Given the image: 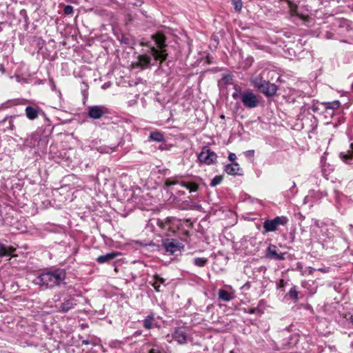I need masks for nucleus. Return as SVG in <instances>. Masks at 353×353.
I'll return each instance as SVG.
<instances>
[{"label": "nucleus", "mask_w": 353, "mask_h": 353, "mask_svg": "<svg viewBox=\"0 0 353 353\" xmlns=\"http://www.w3.org/2000/svg\"><path fill=\"white\" fill-rule=\"evenodd\" d=\"M351 321H352V322L353 323V319H352V317H351Z\"/></svg>", "instance_id": "a19ab883"}, {"label": "nucleus", "mask_w": 353, "mask_h": 353, "mask_svg": "<svg viewBox=\"0 0 353 353\" xmlns=\"http://www.w3.org/2000/svg\"><path fill=\"white\" fill-rule=\"evenodd\" d=\"M232 3L236 11H241L243 7L241 0H232Z\"/></svg>", "instance_id": "bb28decb"}, {"label": "nucleus", "mask_w": 353, "mask_h": 353, "mask_svg": "<svg viewBox=\"0 0 353 353\" xmlns=\"http://www.w3.org/2000/svg\"><path fill=\"white\" fill-rule=\"evenodd\" d=\"M240 170L239 165L237 163H233L231 164H228L225 167V171L228 174L236 175L239 174V172Z\"/></svg>", "instance_id": "f3484780"}, {"label": "nucleus", "mask_w": 353, "mask_h": 353, "mask_svg": "<svg viewBox=\"0 0 353 353\" xmlns=\"http://www.w3.org/2000/svg\"><path fill=\"white\" fill-rule=\"evenodd\" d=\"M223 181V177L222 176H220V175H216L215 176L212 180H211V182H210V185L212 186V187H214L219 184H220Z\"/></svg>", "instance_id": "a878e982"}, {"label": "nucleus", "mask_w": 353, "mask_h": 353, "mask_svg": "<svg viewBox=\"0 0 353 353\" xmlns=\"http://www.w3.org/2000/svg\"><path fill=\"white\" fill-rule=\"evenodd\" d=\"M250 81L253 86L256 88L257 90H259L260 87H261L262 85L265 83L267 81L263 79V78L261 75H258L252 77L250 79Z\"/></svg>", "instance_id": "a211bd4d"}, {"label": "nucleus", "mask_w": 353, "mask_h": 353, "mask_svg": "<svg viewBox=\"0 0 353 353\" xmlns=\"http://www.w3.org/2000/svg\"><path fill=\"white\" fill-rule=\"evenodd\" d=\"M154 321V314H151L146 316L143 321V326L146 329H151L152 327V322Z\"/></svg>", "instance_id": "b1692460"}, {"label": "nucleus", "mask_w": 353, "mask_h": 353, "mask_svg": "<svg viewBox=\"0 0 353 353\" xmlns=\"http://www.w3.org/2000/svg\"><path fill=\"white\" fill-rule=\"evenodd\" d=\"M82 343L83 345H88L90 343V341L88 340H84L82 341Z\"/></svg>", "instance_id": "4c0bfd02"}, {"label": "nucleus", "mask_w": 353, "mask_h": 353, "mask_svg": "<svg viewBox=\"0 0 353 353\" xmlns=\"http://www.w3.org/2000/svg\"><path fill=\"white\" fill-rule=\"evenodd\" d=\"M172 221L174 219L172 218H167L164 220L158 219L157 224L160 228L165 231L166 235L169 236L170 235V232L174 233L175 232L174 228L172 227Z\"/></svg>", "instance_id": "1a4fd4ad"}, {"label": "nucleus", "mask_w": 353, "mask_h": 353, "mask_svg": "<svg viewBox=\"0 0 353 353\" xmlns=\"http://www.w3.org/2000/svg\"><path fill=\"white\" fill-rule=\"evenodd\" d=\"M108 113V110L103 105H92L89 107L88 115L93 119H99Z\"/></svg>", "instance_id": "0eeeda50"}, {"label": "nucleus", "mask_w": 353, "mask_h": 353, "mask_svg": "<svg viewBox=\"0 0 353 353\" xmlns=\"http://www.w3.org/2000/svg\"><path fill=\"white\" fill-rule=\"evenodd\" d=\"M39 110L32 106H27L25 109L26 115L29 119L34 120L38 117Z\"/></svg>", "instance_id": "dca6fc26"}, {"label": "nucleus", "mask_w": 353, "mask_h": 353, "mask_svg": "<svg viewBox=\"0 0 353 353\" xmlns=\"http://www.w3.org/2000/svg\"><path fill=\"white\" fill-rule=\"evenodd\" d=\"M152 39L159 49L149 43L141 41V45L148 46V49L143 50L142 54L137 57V60L132 63L134 68L145 70L151 65H157L158 61L161 64L167 59L168 54L164 49L166 46L165 36L160 32H157L152 35Z\"/></svg>", "instance_id": "f257e3e1"}, {"label": "nucleus", "mask_w": 353, "mask_h": 353, "mask_svg": "<svg viewBox=\"0 0 353 353\" xmlns=\"http://www.w3.org/2000/svg\"><path fill=\"white\" fill-rule=\"evenodd\" d=\"M241 101L243 105L248 108H254L259 104V98L250 90L241 94Z\"/></svg>", "instance_id": "20e7f679"}, {"label": "nucleus", "mask_w": 353, "mask_h": 353, "mask_svg": "<svg viewBox=\"0 0 353 353\" xmlns=\"http://www.w3.org/2000/svg\"><path fill=\"white\" fill-rule=\"evenodd\" d=\"M232 80V75L230 74H227V75H225L223 77V81L225 83H230L231 81Z\"/></svg>", "instance_id": "7c9ffc66"}, {"label": "nucleus", "mask_w": 353, "mask_h": 353, "mask_svg": "<svg viewBox=\"0 0 353 353\" xmlns=\"http://www.w3.org/2000/svg\"><path fill=\"white\" fill-rule=\"evenodd\" d=\"M16 248L0 243V257L12 256Z\"/></svg>", "instance_id": "2eb2a0df"}, {"label": "nucleus", "mask_w": 353, "mask_h": 353, "mask_svg": "<svg viewBox=\"0 0 353 353\" xmlns=\"http://www.w3.org/2000/svg\"><path fill=\"white\" fill-rule=\"evenodd\" d=\"M148 353H161L158 349L152 348L149 350Z\"/></svg>", "instance_id": "c9c22d12"}, {"label": "nucleus", "mask_w": 353, "mask_h": 353, "mask_svg": "<svg viewBox=\"0 0 353 353\" xmlns=\"http://www.w3.org/2000/svg\"><path fill=\"white\" fill-rule=\"evenodd\" d=\"M288 219L286 216H276L273 219H268L263 223V228L265 232H274L279 225H285L288 223Z\"/></svg>", "instance_id": "7ed1b4c3"}, {"label": "nucleus", "mask_w": 353, "mask_h": 353, "mask_svg": "<svg viewBox=\"0 0 353 353\" xmlns=\"http://www.w3.org/2000/svg\"><path fill=\"white\" fill-rule=\"evenodd\" d=\"M258 90L265 96L270 97L273 96L276 92L277 87L275 84L271 83L267 81Z\"/></svg>", "instance_id": "9d476101"}, {"label": "nucleus", "mask_w": 353, "mask_h": 353, "mask_svg": "<svg viewBox=\"0 0 353 353\" xmlns=\"http://www.w3.org/2000/svg\"><path fill=\"white\" fill-rule=\"evenodd\" d=\"M66 277L65 270L61 268H48L43 270L33 280L34 284L45 289L59 285Z\"/></svg>", "instance_id": "f03ea898"}, {"label": "nucleus", "mask_w": 353, "mask_h": 353, "mask_svg": "<svg viewBox=\"0 0 353 353\" xmlns=\"http://www.w3.org/2000/svg\"><path fill=\"white\" fill-rule=\"evenodd\" d=\"M173 339L179 344H185L187 342V334L183 328H178L173 334Z\"/></svg>", "instance_id": "ddd939ff"}, {"label": "nucleus", "mask_w": 353, "mask_h": 353, "mask_svg": "<svg viewBox=\"0 0 353 353\" xmlns=\"http://www.w3.org/2000/svg\"><path fill=\"white\" fill-rule=\"evenodd\" d=\"M350 151L348 154L341 153L340 157L341 159L346 163H351V160L353 157V143L350 145Z\"/></svg>", "instance_id": "aec40b11"}, {"label": "nucleus", "mask_w": 353, "mask_h": 353, "mask_svg": "<svg viewBox=\"0 0 353 353\" xmlns=\"http://www.w3.org/2000/svg\"><path fill=\"white\" fill-rule=\"evenodd\" d=\"M228 159L231 161H235V159H236V154L234 153H230L229 156H228Z\"/></svg>", "instance_id": "72a5a7b5"}, {"label": "nucleus", "mask_w": 353, "mask_h": 353, "mask_svg": "<svg viewBox=\"0 0 353 353\" xmlns=\"http://www.w3.org/2000/svg\"><path fill=\"white\" fill-rule=\"evenodd\" d=\"M208 263V259L205 258L197 257L194 259V264L198 267H203Z\"/></svg>", "instance_id": "393cba45"}, {"label": "nucleus", "mask_w": 353, "mask_h": 353, "mask_svg": "<svg viewBox=\"0 0 353 353\" xmlns=\"http://www.w3.org/2000/svg\"><path fill=\"white\" fill-rule=\"evenodd\" d=\"M350 230H353V225H350Z\"/></svg>", "instance_id": "58836bf2"}, {"label": "nucleus", "mask_w": 353, "mask_h": 353, "mask_svg": "<svg viewBox=\"0 0 353 353\" xmlns=\"http://www.w3.org/2000/svg\"><path fill=\"white\" fill-rule=\"evenodd\" d=\"M120 255V253L118 252H112L110 253H107L104 255H101L97 257V261L99 263H105L106 262L114 260L116 257Z\"/></svg>", "instance_id": "4468645a"}, {"label": "nucleus", "mask_w": 353, "mask_h": 353, "mask_svg": "<svg viewBox=\"0 0 353 353\" xmlns=\"http://www.w3.org/2000/svg\"><path fill=\"white\" fill-rule=\"evenodd\" d=\"M165 184L166 186H171L176 184H181V185L189 190L190 192H196L199 189V185L194 182H185L179 181L174 178H168L165 180Z\"/></svg>", "instance_id": "423d86ee"}, {"label": "nucleus", "mask_w": 353, "mask_h": 353, "mask_svg": "<svg viewBox=\"0 0 353 353\" xmlns=\"http://www.w3.org/2000/svg\"><path fill=\"white\" fill-rule=\"evenodd\" d=\"M143 3V0H135L134 1L130 3L131 5L136 7H140L142 6Z\"/></svg>", "instance_id": "2f4dec72"}, {"label": "nucleus", "mask_w": 353, "mask_h": 353, "mask_svg": "<svg viewBox=\"0 0 353 353\" xmlns=\"http://www.w3.org/2000/svg\"><path fill=\"white\" fill-rule=\"evenodd\" d=\"M294 186H295V183H294V182H293V185H292V187H294Z\"/></svg>", "instance_id": "ea45409f"}, {"label": "nucleus", "mask_w": 353, "mask_h": 353, "mask_svg": "<svg viewBox=\"0 0 353 353\" xmlns=\"http://www.w3.org/2000/svg\"><path fill=\"white\" fill-rule=\"evenodd\" d=\"M298 294H299V292L298 291L296 290V288L295 287H293L290 290V292H289V295L291 298L296 300L298 299Z\"/></svg>", "instance_id": "c85d7f7f"}, {"label": "nucleus", "mask_w": 353, "mask_h": 353, "mask_svg": "<svg viewBox=\"0 0 353 353\" xmlns=\"http://www.w3.org/2000/svg\"><path fill=\"white\" fill-rule=\"evenodd\" d=\"M219 299L223 301H230L232 299L231 294L226 290L221 289L218 292Z\"/></svg>", "instance_id": "6ab92c4d"}, {"label": "nucleus", "mask_w": 353, "mask_h": 353, "mask_svg": "<svg viewBox=\"0 0 353 353\" xmlns=\"http://www.w3.org/2000/svg\"><path fill=\"white\" fill-rule=\"evenodd\" d=\"M77 305L76 300L73 297H70L69 299L64 301V302L61 303L59 306H57L58 311L61 312H67L70 310L74 308V305Z\"/></svg>", "instance_id": "f8f14e48"}, {"label": "nucleus", "mask_w": 353, "mask_h": 353, "mask_svg": "<svg viewBox=\"0 0 353 353\" xmlns=\"http://www.w3.org/2000/svg\"><path fill=\"white\" fill-rule=\"evenodd\" d=\"M216 154L209 149L208 147L203 148L198 156L199 161L207 165H210L214 163L216 160Z\"/></svg>", "instance_id": "39448f33"}, {"label": "nucleus", "mask_w": 353, "mask_h": 353, "mask_svg": "<svg viewBox=\"0 0 353 353\" xmlns=\"http://www.w3.org/2000/svg\"><path fill=\"white\" fill-rule=\"evenodd\" d=\"M266 257L274 260H283L285 259L283 253H278L277 248L274 245H270L267 248Z\"/></svg>", "instance_id": "9b49d317"}, {"label": "nucleus", "mask_w": 353, "mask_h": 353, "mask_svg": "<svg viewBox=\"0 0 353 353\" xmlns=\"http://www.w3.org/2000/svg\"><path fill=\"white\" fill-rule=\"evenodd\" d=\"M164 282H165V279H164L160 277L158 275H156L154 276V281L152 283V286L154 288L156 291L160 292V284L161 283L163 284V283H164Z\"/></svg>", "instance_id": "4be33fe9"}, {"label": "nucleus", "mask_w": 353, "mask_h": 353, "mask_svg": "<svg viewBox=\"0 0 353 353\" xmlns=\"http://www.w3.org/2000/svg\"><path fill=\"white\" fill-rule=\"evenodd\" d=\"M73 7L70 5H67L64 7L63 12L65 14H72L73 13Z\"/></svg>", "instance_id": "c756f323"}, {"label": "nucleus", "mask_w": 353, "mask_h": 353, "mask_svg": "<svg viewBox=\"0 0 353 353\" xmlns=\"http://www.w3.org/2000/svg\"><path fill=\"white\" fill-rule=\"evenodd\" d=\"M284 285H285V281H284V280L281 279V280L280 281V282H279V287H280V288H282V287H283V286H284Z\"/></svg>", "instance_id": "e433bc0d"}, {"label": "nucleus", "mask_w": 353, "mask_h": 353, "mask_svg": "<svg viewBox=\"0 0 353 353\" xmlns=\"http://www.w3.org/2000/svg\"><path fill=\"white\" fill-rule=\"evenodd\" d=\"M163 245L165 248L166 252L170 254H174L175 252L179 251L183 248L181 243L176 240L166 239L163 240Z\"/></svg>", "instance_id": "6e6552de"}, {"label": "nucleus", "mask_w": 353, "mask_h": 353, "mask_svg": "<svg viewBox=\"0 0 353 353\" xmlns=\"http://www.w3.org/2000/svg\"><path fill=\"white\" fill-rule=\"evenodd\" d=\"M254 154V151L253 150H248L246 152H245V155L247 157H252Z\"/></svg>", "instance_id": "f704fd0d"}, {"label": "nucleus", "mask_w": 353, "mask_h": 353, "mask_svg": "<svg viewBox=\"0 0 353 353\" xmlns=\"http://www.w3.org/2000/svg\"><path fill=\"white\" fill-rule=\"evenodd\" d=\"M260 312L261 311H260L259 308H258V307L250 308L247 311V312L249 313V314L260 313Z\"/></svg>", "instance_id": "473e14b6"}, {"label": "nucleus", "mask_w": 353, "mask_h": 353, "mask_svg": "<svg viewBox=\"0 0 353 353\" xmlns=\"http://www.w3.org/2000/svg\"><path fill=\"white\" fill-rule=\"evenodd\" d=\"M150 139L157 142H162L164 141V136L160 132H152L150 133Z\"/></svg>", "instance_id": "412c9836"}, {"label": "nucleus", "mask_w": 353, "mask_h": 353, "mask_svg": "<svg viewBox=\"0 0 353 353\" xmlns=\"http://www.w3.org/2000/svg\"><path fill=\"white\" fill-rule=\"evenodd\" d=\"M340 105H341V103L338 100H336V101H334L332 102H327V103H324L325 108L327 110H333L334 109H337L338 108H339Z\"/></svg>", "instance_id": "5701e85b"}, {"label": "nucleus", "mask_w": 353, "mask_h": 353, "mask_svg": "<svg viewBox=\"0 0 353 353\" xmlns=\"http://www.w3.org/2000/svg\"><path fill=\"white\" fill-rule=\"evenodd\" d=\"M234 89L235 90V92L232 94V97L234 99H238L239 98L241 99V88L237 86L234 85Z\"/></svg>", "instance_id": "cd10ccee"}]
</instances>
